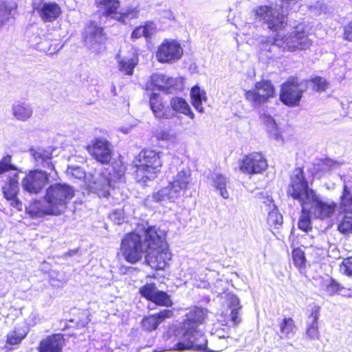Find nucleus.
Segmentation results:
<instances>
[{
    "mask_svg": "<svg viewBox=\"0 0 352 352\" xmlns=\"http://www.w3.org/2000/svg\"><path fill=\"white\" fill-rule=\"evenodd\" d=\"M287 194L294 200L302 201L311 210L313 217L320 220L332 217L338 206L333 201H323L315 190L309 188L303 167H296L294 169V174L290 177Z\"/></svg>",
    "mask_w": 352,
    "mask_h": 352,
    "instance_id": "obj_1",
    "label": "nucleus"
},
{
    "mask_svg": "<svg viewBox=\"0 0 352 352\" xmlns=\"http://www.w3.org/2000/svg\"><path fill=\"white\" fill-rule=\"evenodd\" d=\"M133 175L135 181L143 186L155 180L163 166L161 152L149 147L142 148L133 158Z\"/></svg>",
    "mask_w": 352,
    "mask_h": 352,
    "instance_id": "obj_2",
    "label": "nucleus"
},
{
    "mask_svg": "<svg viewBox=\"0 0 352 352\" xmlns=\"http://www.w3.org/2000/svg\"><path fill=\"white\" fill-rule=\"evenodd\" d=\"M146 243V263L155 270H164L172 258L165 238L159 234L154 226L148 227L144 232Z\"/></svg>",
    "mask_w": 352,
    "mask_h": 352,
    "instance_id": "obj_3",
    "label": "nucleus"
},
{
    "mask_svg": "<svg viewBox=\"0 0 352 352\" xmlns=\"http://www.w3.org/2000/svg\"><path fill=\"white\" fill-rule=\"evenodd\" d=\"M184 331L180 340L176 342L170 348L171 351H184L192 350L200 352H221L227 347V344L220 343L214 345L212 343L221 342V339H227L229 336H219L212 341L211 347H208V340L204 333L198 328H182Z\"/></svg>",
    "mask_w": 352,
    "mask_h": 352,
    "instance_id": "obj_4",
    "label": "nucleus"
},
{
    "mask_svg": "<svg viewBox=\"0 0 352 352\" xmlns=\"http://www.w3.org/2000/svg\"><path fill=\"white\" fill-rule=\"evenodd\" d=\"M94 5L100 16L115 19L124 25L139 17L140 10L138 7L129 6L120 12V0H96Z\"/></svg>",
    "mask_w": 352,
    "mask_h": 352,
    "instance_id": "obj_5",
    "label": "nucleus"
},
{
    "mask_svg": "<svg viewBox=\"0 0 352 352\" xmlns=\"http://www.w3.org/2000/svg\"><path fill=\"white\" fill-rule=\"evenodd\" d=\"M74 195V190L70 185L55 183L46 188L43 199L54 212V216H58L65 211Z\"/></svg>",
    "mask_w": 352,
    "mask_h": 352,
    "instance_id": "obj_6",
    "label": "nucleus"
},
{
    "mask_svg": "<svg viewBox=\"0 0 352 352\" xmlns=\"http://www.w3.org/2000/svg\"><path fill=\"white\" fill-rule=\"evenodd\" d=\"M254 12L256 18L273 33L284 31L288 26L287 14H285L278 6L261 5L256 7Z\"/></svg>",
    "mask_w": 352,
    "mask_h": 352,
    "instance_id": "obj_7",
    "label": "nucleus"
},
{
    "mask_svg": "<svg viewBox=\"0 0 352 352\" xmlns=\"http://www.w3.org/2000/svg\"><path fill=\"white\" fill-rule=\"evenodd\" d=\"M304 82H307L308 80L301 81L296 76H289L280 85V101L289 107H298L303 94L307 90L306 86L305 87H301Z\"/></svg>",
    "mask_w": 352,
    "mask_h": 352,
    "instance_id": "obj_8",
    "label": "nucleus"
},
{
    "mask_svg": "<svg viewBox=\"0 0 352 352\" xmlns=\"http://www.w3.org/2000/svg\"><path fill=\"white\" fill-rule=\"evenodd\" d=\"M120 252L124 260L131 264L140 262L146 248H144L142 236L138 233L130 232L122 239Z\"/></svg>",
    "mask_w": 352,
    "mask_h": 352,
    "instance_id": "obj_9",
    "label": "nucleus"
},
{
    "mask_svg": "<svg viewBox=\"0 0 352 352\" xmlns=\"http://www.w3.org/2000/svg\"><path fill=\"white\" fill-rule=\"evenodd\" d=\"M276 95L275 87L270 80L262 79L244 93V98L252 107H260L270 102Z\"/></svg>",
    "mask_w": 352,
    "mask_h": 352,
    "instance_id": "obj_10",
    "label": "nucleus"
},
{
    "mask_svg": "<svg viewBox=\"0 0 352 352\" xmlns=\"http://www.w3.org/2000/svg\"><path fill=\"white\" fill-rule=\"evenodd\" d=\"M267 167V160L260 151H253L245 155L239 162V170L249 175L262 174Z\"/></svg>",
    "mask_w": 352,
    "mask_h": 352,
    "instance_id": "obj_11",
    "label": "nucleus"
},
{
    "mask_svg": "<svg viewBox=\"0 0 352 352\" xmlns=\"http://www.w3.org/2000/svg\"><path fill=\"white\" fill-rule=\"evenodd\" d=\"M50 173L34 168L27 172L22 179V186L30 194L41 193L50 182Z\"/></svg>",
    "mask_w": 352,
    "mask_h": 352,
    "instance_id": "obj_12",
    "label": "nucleus"
},
{
    "mask_svg": "<svg viewBox=\"0 0 352 352\" xmlns=\"http://www.w3.org/2000/svg\"><path fill=\"white\" fill-rule=\"evenodd\" d=\"M182 56L183 48L181 44L173 39H164L156 51L157 60L162 64L177 62Z\"/></svg>",
    "mask_w": 352,
    "mask_h": 352,
    "instance_id": "obj_13",
    "label": "nucleus"
},
{
    "mask_svg": "<svg viewBox=\"0 0 352 352\" xmlns=\"http://www.w3.org/2000/svg\"><path fill=\"white\" fill-rule=\"evenodd\" d=\"M91 156L101 164H109L112 159L113 151L110 142L104 138H95L86 147Z\"/></svg>",
    "mask_w": 352,
    "mask_h": 352,
    "instance_id": "obj_14",
    "label": "nucleus"
},
{
    "mask_svg": "<svg viewBox=\"0 0 352 352\" xmlns=\"http://www.w3.org/2000/svg\"><path fill=\"white\" fill-rule=\"evenodd\" d=\"M142 297L157 306L170 307L173 305L170 296L164 291L157 289L155 283H146L139 289Z\"/></svg>",
    "mask_w": 352,
    "mask_h": 352,
    "instance_id": "obj_15",
    "label": "nucleus"
},
{
    "mask_svg": "<svg viewBox=\"0 0 352 352\" xmlns=\"http://www.w3.org/2000/svg\"><path fill=\"white\" fill-rule=\"evenodd\" d=\"M177 78L170 77L163 74L155 73L151 75L145 82L144 90L146 91H162L166 94L176 89Z\"/></svg>",
    "mask_w": 352,
    "mask_h": 352,
    "instance_id": "obj_16",
    "label": "nucleus"
},
{
    "mask_svg": "<svg viewBox=\"0 0 352 352\" xmlns=\"http://www.w3.org/2000/svg\"><path fill=\"white\" fill-rule=\"evenodd\" d=\"M313 44L309 38V33L305 27H296L285 42L284 50L294 52L298 50L309 49Z\"/></svg>",
    "mask_w": 352,
    "mask_h": 352,
    "instance_id": "obj_17",
    "label": "nucleus"
},
{
    "mask_svg": "<svg viewBox=\"0 0 352 352\" xmlns=\"http://www.w3.org/2000/svg\"><path fill=\"white\" fill-rule=\"evenodd\" d=\"M19 173H14L10 175L2 186L1 191L3 197L10 203V205L19 211H21L23 204L18 197L19 193Z\"/></svg>",
    "mask_w": 352,
    "mask_h": 352,
    "instance_id": "obj_18",
    "label": "nucleus"
},
{
    "mask_svg": "<svg viewBox=\"0 0 352 352\" xmlns=\"http://www.w3.org/2000/svg\"><path fill=\"white\" fill-rule=\"evenodd\" d=\"M32 12H36L41 20L45 23L56 21L61 14L60 6L54 1L32 3Z\"/></svg>",
    "mask_w": 352,
    "mask_h": 352,
    "instance_id": "obj_19",
    "label": "nucleus"
},
{
    "mask_svg": "<svg viewBox=\"0 0 352 352\" xmlns=\"http://www.w3.org/2000/svg\"><path fill=\"white\" fill-rule=\"evenodd\" d=\"M149 107L155 118L158 120H169L175 116V113L167 105L163 97L158 93H151L148 95Z\"/></svg>",
    "mask_w": 352,
    "mask_h": 352,
    "instance_id": "obj_20",
    "label": "nucleus"
},
{
    "mask_svg": "<svg viewBox=\"0 0 352 352\" xmlns=\"http://www.w3.org/2000/svg\"><path fill=\"white\" fill-rule=\"evenodd\" d=\"M173 309H162L157 313L144 316L141 320V327L146 332H152L157 329L160 323L173 317Z\"/></svg>",
    "mask_w": 352,
    "mask_h": 352,
    "instance_id": "obj_21",
    "label": "nucleus"
},
{
    "mask_svg": "<svg viewBox=\"0 0 352 352\" xmlns=\"http://www.w3.org/2000/svg\"><path fill=\"white\" fill-rule=\"evenodd\" d=\"M65 339L62 333H52L43 338L37 346L38 352H63Z\"/></svg>",
    "mask_w": 352,
    "mask_h": 352,
    "instance_id": "obj_22",
    "label": "nucleus"
},
{
    "mask_svg": "<svg viewBox=\"0 0 352 352\" xmlns=\"http://www.w3.org/2000/svg\"><path fill=\"white\" fill-rule=\"evenodd\" d=\"M85 30L84 40L91 45H99L107 40L104 28L98 25L94 21H90Z\"/></svg>",
    "mask_w": 352,
    "mask_h": 352,
    "instance_id": "obj_23",
    "label": "nucleus"
},
{
    "mask_svg": "<svg viewBox=\"0 0 352 352\" xmlns=\"http://www.w3.org/2000/svg\"><path fill=\"white\" fill-rule=\"evenodd\" d=\"M112 187V179L109 174L107 175L101 173L98 177H96L89 184L91 190L97 194L99 197H108L109 191Z\"/></svg>",
    "mask_w": 352,
    "mask_h": 352,
    "instance_id": "obj_24",
    "label": "nucleus"
},
{
    "mask_svg": "<svg viewBox=\"0 0 352 352\" xmlns=\"http://www.w3.org/2000/svg\"><path fill=\"white\" fill-rule=\"evenodd\" d=\"M25 212L33 219L41 218L45 216H54V213L50 206L47 204L45 206L43 205L39 199L32 201L26 208Z\"/></svg>",
    "mask_w": 352,
    "mask_h": 352,
    "instance_id": "obj_25",
    "label": "nucleus"
},
{
    "mask_svg": "<svg viewBox=\"0 0 352 352\" xmlns=\"http://www.w3.org/2000/svg\"><path fill=\"white\" fill-rule=\"evenodd\" d=\"M206 318V314L204 309L195 307L186 314L182 322V328H197L204 322Z\"/></svg>",
    "mask_w": 352,
    "mask_h": 352,
    "instance_id": "obj_26",
    "label": "nucleus"
},
{
    "mask_svg": "<svg viewBox=\"0 0 352 352\" xmlns=\"http://www.w3.org/2000/svg\"><path fill=\"white\" fill-rule=\"evenodd\" d=\"M336 230L345 236L352 235V210L339 212L336 220Z\"/></svg>",
    "mask_w": 352,
    "mask_h": 352,
    "instance_id": "obj_27",
    "label": "nucleus"
},
{
    "mask_svg": "<svg viewBox=\"0 0 352 352\" xmlns=\"http://www.w3.org/2000/svg\"><path fill=\"white\" fill-rule=\"evenodd\" d=\"M32 157L38 166L56 172L55 166L52 162V152L50 150L38 148L32 153Z\"/></svg>",
    "mask_w": 352,
    "mask_h": 352,
    "instance_id": "obj_28",
    "label": "nucleus"
},
{
    "mask_svg": "<svg viewBox=\"0 0 352 352\" xmlns=\"http://www.w3.org/2000/svg\"><path fill=\"white\" fill-rule=\"evenodd\" d=\"M170 106L175 113L183 114L191 120H194L195 118L190 104L182 97H173L170 100Z\"/></svg>",
    "mask_w": 352,
    "mask_h": 352,
    "instance_id": "obj_29",
    "label": "nucleus"
},
{
    "mask_svg": "<svg viewBox=\"0 0 352 352\" xmlns=\"http://www.w3.org/2000/svg\"><path fill=\"white\" fill-rule=\"evenodd\" d=\"M190 97L191 104L194 108L199 113H203L204 109L202 104L204 102L207 101L206 91L204 89H201L197 85H194L190 91Z\"/></svg>",
    "mask_w": 352,
    "mask_h": 352,
    "instance_id": "obj_30",
    "label": "nucleus"
},
{
    "mask_svg": "<svg viewBox=\"0 0 352 352\" xmlns=\"http://www.w3.org/2000/svg\"><path fill=\"white\" fill-rule=\"evenodd\" d=\"M28 334V331L24 327H15L7 334L6 342L8 345L18 346Z\"/></svg>",
    "mask_w": 352,
    "mask_h": 352,
    "instance_id": "obj_31",
    "label": "nucleus"
},
{
    "mask_svg": "<svg viewBox=\"0 0 352 352\" xmlns=\"http://www.w3.org/2000/svg\"><path fill=\"white\" fill-rule=\"evenodd\" d=\"M298 203L301 206V214L298 219V228L301 231L307 233L312 230L311 220V214L312 213L306 205L302 204V201H298Z\"/></svg>",
    "mask_w": 352,
    "mask_h": 352,
    "instance_id": "obj_32",
    "label": "nucleus"
},
{
    "mask_svg": "<svg viewBox=\"0 0 352 352\" xmlns=\"http://www.w3.org/2000/svg\"><path fill=\"white\" fill-rule=\"evenodd\" d=\"M118 69L124 75L131 76L138 63L137 57L124 58L118 60Z\"/></svg>",
    "mask_w": 352,
    "mask_h": 352,
    "instance_id": "obj_33",
    "label": "nucleus"
},
{
    "mask_svg": "<svg viewBox=\"0 0 352 352\" xmlns=\"http://www.w3.org/2000/svg\"><path fill=\"white\" fill-rule=\"evenodd\" d=\"M280 332L285 338H289L290 335H294L296 330L297 327L295 321L291 317H285L278 324Z\"/></svg>",
    "mask_w": 352,
    "mask_h": 352,
    "instance_id": "obj_34",
    "label": "nucleus"
},
{
    "mask_svg": "<svg viewBox=\"0 0 352 352\" xmlns=\"http://www.w3.org/2000/svg\"><path fill=\"white\" fill-rule=\"evenodd\" d=\"M340 211L352 210V189L344 185L339 198Z\"/></svg>",
    "mask_w": 352,
    "mask_h": 352,
    "instance_id": "obj_35",
    "label": "nucleus"
},
{
    "mask_svg": "<svg viewBox=\"0 0 352 352\" xmlns=\"http://www.w3.org/2000/svg\"><path fill=\"white\" fill-rule=\"evenodd\" d=\"M292 259L294 265L300 272L305 269L307 263L305 252L300 248L296 247L292 249Z\"/></svg>",
    "mask_w": 352,
    "mask_h": 352,
    "instance_id": "obj_36",
    "label": "nucleus"
},
{
    "mask_svg": "<svg viewBox=\"0 0 352 352\" xmlns=\"http://www.w3.org/2000/svg\"><path fill=\"white\" fill-rule=\"evenodd\" d=\"M13 115L19 120L25 121L32 116V109L24 103H18L12 107Z\"/></svg>",
    "mask_w": 352,
    "mask_h": 352,
    "instance_id": "obj_37",
    "label": "nucleus"
},
{
    "mask_svg": "<svg viewBox=\"0 0 352 352\" xmlns=\"http://www.w3.org/2000/svg\"><path fill=\"white\" fill-rule=\"evenodd\" d=\"M283 218L276 206H273V208L268 212L267 223L271 228H278L282 226Z\"/></svg>",
    "mask_w": 352,
    "mask_h": 352,
    "instance_id": "obj_38",
    "label": "nucleus"
},
{
    "mask_svg": "<svg viewBox=\"0 0 352 352\" xmlns=\"http://www.w3.org/2000/svg\"><path fill=\"white\" fill-rule=\"evenodd\" d=\"M302 0H280L278 6L287 16L292 12H296L302 6Z\"/></svg>",
    "mask_w": 352,
    "mask_h": 352,
    "instance_id": "obj_39",
    "label": "nucleus"
},
{
    "mask_svg": "<svg viewBox=\"0 0 352 352\" xmlns=\"http://www.w3.org/2000/svg\"><path fill=\"white\" fill-rule=\"evenodd\" d=\"M10 171L19 172L17 166L12 163V155L6 154L0 160V176Z\"/></svg>",
    "mask_w": 352,
    "mask_h": 352,
    "instance_id": "obj_40",
    "label": "nucleus"
},
{
    "mask_svg": "<svg viewBox=\"0 0 352 352\" xmlns=\"http://www.w3.org/2000/svg\"><path fill=\"white\" fill-rule=\"evenodd\" d=\"M309 81L312 83V89L317 92H322L328 88V82L322 76L312 77Z\"/></svg>",
    "mask_w": 352,
    "mask_h": 352,
    "instance_id": "obj_41",
    "label": "nucleus"
},
{
    "mask_svg": "<svg viewBox=\"0 0 352 352\" xmlns=\"http://www.w3.org/2000/svg\"><path fill=\"white\" fill-rule=\"evenodd\" d=\"M173 182L185 192L189 185V175L185 170H181L177 174Z\"/></svg>",
    "mask_w": 352,
    "mask_h": 352,
    "instance_id": "obj_42",
    "label": "nucleus"
},
{
    "mask_svg": "<svg viewBox=\"0 0 352 352\" xmlns=\"http://www.w3.org/2000/svg\"><path fill=\"white\" fill-rule=\"evenodd\" d=\"M214 183L215 188L220 190L221 195L224 199H228L229 197V194L226 190V177H223V175H218L216 176Z\"/></svg>",
    "mask_w": 352,
    "mask_h": 352,
    "instance_id": "obj_43",
    "label": "nucleus"
},
{
    "mask_svg": "<svg viewBox=\"0 0 352 352\" xmlns=\"http://www.w3.org/2000/svg\"><path fill=\"white\" fill-rule=\"evenodd\" d=\"M140 27L142 28L143 37L146 39H151L157 31V26L153 21H146Z\"/></svg>",
    "mask_w": 352,
    "mask_h": 352,
    "instance_id": "obj_44",
    "label": "nucleus"
},
{
    "mask_svg": "<svg viewBox=\"0 0 352 352\" xmlns=\"http://www.w3.org/2000/svg\"><path fill=\"white\" fill-rule=\"evenodd\" d=\"M305 336L309 340H318L320 338L318 323H309L305 330Z\"/></svg>",
    "mask_w": 352,
    "mask_h": 352,
    "instance_id": "obj_45",
    "label": "nucleus"
},
{
    "mask_svg": "<svg viewBox=\"0 0 352 352\" xmlns=\"http://www.w3.org/2000/svg\"><path fill=\"white\" fill-rule=\"evenodd\" d=\"M167 189L168 193V199H174L181 196L182 194H184V192L182 190L180 187L177 186V184H174L173 182H171L168 184Z\"/></svg>",
    "mask_w": 352,
    "mask_h": 352,
    "instance_id": "obj_46",
    "label": "nucleus"
},
{
    "mask_svg": "<svg viewBox=\"0 0 352 352\" xmlns=\"http://www.w3.org/2000/svg\"><path fill=\"white\" fill-rule=\"evenodd\" d=\"M112 167L113 174L115 177L118 179H121L124 176L127 168L126 165L123 162H114L112 165Z\"/></svg>",
    "mask_w": 352,
    "mask_h": 352,
    "instance_id": "obj_47",
    "label": "nucleus"
},
{
    "mask_svg": "<svg viewBox=\"0 0 352 352\" xmlns=\"http://www.w3.org/2000/svg\"><path fill=\"white\" fill-rule=\"evenodd\" d=\"M12 9L8 8L5 4L0 5V27L10 19Z\"/></svg>",
    "mask_w": 352,
    "mask_h": 352,
    "instance_id": "obj_48",
    "label": "nucleus"
},
{
    "mask_svg": "<svg viewBox=\"0 0 352 352\" xmlns=\"http://www.w3.org/2000/svg\"><path fill=\"white\" fill-rule=\"evenodd\" d=\"M342 289L343 287L341 286V285L333 278L330 280L326 287L327 292L331 296L338 294Z\"/></svg>",
    "mask_w": 352,
    "mask_h": 352,
    "instance_id": "obj_49",
    "label": "nucleus"
},
{
    "mask_svg": "<svg viewBox=\"0 0 352 352\" xmlns=\"http://www.w3.org/2000/svg\"><path fill=\"white\" fill-rule=\"evenodd\" d=\"M340 270L345 275L352 277V256L343 260L340 265Z\"/></svg>",
    "mask_w": 352,
    "mask_h": 352,
    "instance_id": "obj_50",
    "label": "nucleus"
},
{
    "mask_svg": "<svg viewBox=\"0 0 352 352\" xmlns=\"http://www.w3.org/2000/svg\"><path fill=\"white\" fill-rule=\"evenodd\" d=\"M153 199L156 202L164 201L166 197L168 198L167 187H164L154 192L152 195Z\"/></svg>",
    "mask_w": 352,
    "mask_h": 352,
    "instance_id": "obj_51",
    "label": "nucleus"
},
{
    "mask_svg": "<svg viewBox=\"0 0 352 352\" xmlns=\"http://www.w3.org/2000/svg\"><path fill=\"white\" fill-rule=\"evenodd\" d=\"M342 36L344 41L352 42V21L344 25Z\"/></svg>",
    "mask_w": 352,
    "mask_h": 352,
    "instance_id": "obj_52",
    "label": "nucleus"
},
{
    "mask_svg": "<svg viewBox=\"0 0 352 352\" xmlns=\"http://www.w3.org/2000/svg\"><path fill=\"white\" fill-rule=\"evenodd\" d=\"M320 307L314 305L311 309L309 318L311 319V323H318V319L320 317Z\"/></svg>",
    "mask_w": 352,
    "mask_h": 352,
    "instance_id": "obj_53",
    "label": "nucleus"
},
{
    "mask_svg": "<svg viewBox=\"0 0 352 352\" xmlns=\"http://www.w3.org/2000/svg\"><path fill=\"white\" fill-rule=\"evenodd\" d=\"M240 308L241 307H234L231 311L230 319L234 325H238L240 322V319L239 318V310Z\"/></svg>",
    "mask_w": 352,
    "mask_h": 352,
    "instance_id": "obj_54",
    "label": "nucleus"
},
{
    "mask_svg": "<svg viewBox=\"0 0 352 352\" xmlns=\"http://www.w3.org/2000/svg\"><path fill=\"white\" fill-rule=\"evenodd\" d=\"M157 140H168L170 138V133L167 131H161L155 134Z\"/></svg>",
    "mask_w": 352,
    "mask_h": 352,
    "instance_id": "obj_55",
    "label": "nucleus"
},
{
    "mask_svg": "<svg viewBox=\"0 0 352 352\" xmlns=\"http://www.w3.org/2000/svg\"><path fill=\"white\" fill-rule=\"evenodd\" d=\"M142 36H143L142 28L140 27V25L135 28V29L132 31L131 34V38L132 39H138Z\"/></svg>",
    "mask_w": 352,
    "mask_h": 352,
    "instance_id": "obj_56",
    "label": "nucleus"
},
{
    "mask_svg": "<svg viewBox=\"0 0 352 352\" xmlns=\"http://www.w3.org/2000/svg\"><path fill=\"white\" fill-rule=\"evenodd\" d=\"M260 119L266 124H270L274 123V118L269 114L262 113L260 115Z\"/></svg>",
    "mask_w": 352,
    "mask_h": 352,
    "instance_id": "obj_57",
    "label": "nucleus"
},
{
    "mask_svg": "<svg viewBox=\"0 0 352 352\" xmlns=\"http://www.w3.org/2000/svg\"><path fill=\"white\" fill-rule=\"evenodd\" d=\"M230 306H233L234 308V307H241L239 305V300L238 298H236L235 296H231L230 298Z\"/></svg>",
    "mask_w": 352,
    "mask_h": 352,
    "instance_id": "obj_58",
    "label": "nucleus"
},
{
    "mask_svg": "<svg viewBox=\"0 0 352 352\" xmlns=\"http://www.w3.org/2000/svg\"><path fill=\"white\" fill-rule=\"evenodd\" d=\"M278 41H279L278 38H277V37L274 38V44L278 45Z\"/></svg>",
    "mask_w": 352,
    "mask_h": 352,
    "instance_id": "obj_59",
    "label": "nucleus"
}]
</instances>
